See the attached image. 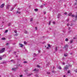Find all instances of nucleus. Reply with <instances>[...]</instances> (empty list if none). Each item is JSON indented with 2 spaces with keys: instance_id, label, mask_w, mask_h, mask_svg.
I'll use <instances>...</instances> for the list:
<instances>
[{
  "instance_id": "f257e3e1",
  "label": "nucleus",
  "mask_w": 77,
  "mask_h": 77,
  "mask_svg": "<svg viewBox=\"0 0 77 77\" xmlns=\"http://www.w3.org/2000/svg\"><path fill=\"white\" fill-rule=\"evenodd\" d=\"M5 51V48H2L0 51V53H3Z\"/></svg>"
},
{
  "instance_id": "f03ea898",
  "label": "nucleus",
  "mask_w": 77,
  "mask_h": 77,
  "mask_svg": "<svg viewBox=\"0 0 77 77\" xmlns=\"http://www.w3.org/2000/svg\"><path fill=\"white\" fill-rule=\"evenodd\" d=\"M72 15V13H70L69 14V16H72V17H75V16L74 15Z\"/></svg>"
},
{
  "instance_id": "7ed1b4c3",
  "label": "nucleus",
  "mask_w": 77,
  "mask_h": 77,
  "mask_svg": "<svg viewBox=\"0 0 77 77\" xmlns=\"http://www.w3.org/2000/svg\"><path fill=\"white\" fill-rule=\"evenodd\" d=\"M68 68V66H66V67H64V71H66L67 69Z\"/></svg>"
},
{
  "instance_id": "20e7f679",
  "label": "nucleus",
  "mask_w": 77,
  "mask_h": 77,
  "mask_svg": "<svg viewBox=\"0 0 77 77\" xmlns=\"http://www.w3.org/2000/svg\"><path fill=\"white\" fill-rule=\"evenodd\" d=\"M19 45H20V47H21V48L23 47V44L19 43Z\"/></svg>"
},
{
  "instance_id": "39448f33",
  "label": "nucleus",
  "mask_w": 77,
  "mask_h": 77,
  "mask_svg": "<svg viewBox=\"0 0 77 77\" xmlns=\"http://www.w3.org/2000/svg\"><path fill=\"white\" fill-rule=\"evenodd\" d=\"M10 7V5H8L7 6L6 8L8 9H9V8Z\"/></svg>"
},
{
  "instance_id": "423d86ee",
  "label": "nucleus",
  "mask_w": 77,
  "mask_h": 77,
  "mask_svg": "<svg viewBox=\"0 0 77 77\" xmlns=\"http://www.w3.org/2000/svg\"><path fill=\"white\" fill-rule=\"evenodd\" d=\"M4 6H5V4H3L1 6L0 8H3L4 7Z\"/></svg>"
},
{
  "instance_id": "0eeeda50",
  "label": "nucleus",
  "mask_w": 77,
  "mask_h": 77,
  "mask_svg": "<svg viewBox=\"0 0 77 77\" xmlns=\"http://www.w3.org/2000/svg\"><path fill=\"white\" fill-rule=\"evenodd\" d=\"M12 70H13V71H15L17 70V68H13L12 69Z\"/></svg>"
},
{
  "instance_id": "6e6552de",
  "label": "nucleus",
  "mask_w": 77,
  "mask_h": 77,
  "mask_svg": "<svg viewBox=\"0 0 77 77\" xmlns=\"http://www.w3.org/2000/svg\"><path fill=\"white\" fill-rule=\"evenodd\" d=\"M68 45H65V46L64 48H68Z\"/></svg>"
},
{
  "instance_id": "1a4fd4ad",
  "label": "nucleus",
  "mask_w": 77,
  "mask_h": 77,
  "mask_svg": "<svg viewBox=\"0 0 77 77\" xmlns=\"http://www.w3.org/2000/svg\"><path fill=\"white\" fill-rule=\"evenodd\" d=\"M17 14L19 13V14H20L21 12L19 11H17Z\"/></svg>"
},
{
  "instance_id": "9d476101",
  "label": "nucleus",
  "mask_w": 77,
  "mask_h": 77,
  "mask_svg": "<svg viewBox=\"0 0 77 77\" xmlns=\"http://www.w3.org/2000/svg\"><path fill=\"white\" fill-rule=\"evenodd\" d=\"M31 75H32V73H29L28 75V76H30Z\"/></svg>"
},
{
  "instance_id": "9b49d317",
  "label": "nucleus",
  "mask_w": 77,
  "mask_h": 77,
  "mask_svg": "<svg viewBox=\"0 0 77 77\" xmlns=\"http://www.w3.org/2000/svg\"><path fill=\"white\" fill-rule=\"evenodd\" d=\"M2 40H5V39H6V38H2Z\"/></svg>"
},
{
  "instance_id": "f8f14e48",
  "label": "nucleus",
  "mask_w": 77,
  "mask_h": 77,
  "mask_svg": "<svg viewBox=\"0 0 77 77\" xmlns=\"http://www.w3.org/2000/svg\"><path fill=\"white\" fill-rule=\"evenodd\" d=\"M75 18L76 20H77V15H76L75 16Z\"/></svg>"
},
{
  "instance_id": "ddd939ff",
  "label": "nucleus",
  "mask_w": 77,
  "mask_h": 77,
  "mask_svg": "<svg viewBox=\"0 0 77 77\" xmlns=\"http://www.w3.org/2000/svg\"><path fill=\"white\" fill-rule=\"evenodd\" d=\"M72 42H73V40H71V41H70V43L71 44V43H72Z\"/></svg>"
},
{
  "instance_id": "4468645a",
  "label": "nucleus",
  "mask_w": 77,
  "mask_h": 77,
  "mask_svg": "<svg viewBox=\"0 0 77 77\" xmlns=\"http://www.w3.org/2000/svg\"><path fill=\"white\" fill-rule=\"evenodd\" d=\"M27 33H28V32L27 31H25V34H27Z\"/></svg>"
},
{
  "instance_id": "2eb2a0df",
  "label": "nucleus",
  "mask_w": 77,
  "mask_h": 77,
  "mask_svg": "<svg viewBox=\"0 0 77 77\" xmlns=\"http://www.w3.org/2000/svg\"><path fill=\"white\" fill-rule=\"evenodd\" d=\"M59 69H61L62 68H61V67L60 66H59L58 67Z\"/></svg>"
},
{
  "instance_id": "dca6fc26",
  "label": "nucleus",
  "mask_w": 77,
  "mask_h": 77,
  "mask_svg": "<svg viewBox=\"0 0 77 77\" xmlns=\"http://www.w3.org/2000/svg\"><path fill=\"white\" fill-rule=\"evenodd\" d=\"M65 40L66 41H68V38H66V39Z\"/></svg>"
},
{
  "instance_id": "f3484780",
  "label": "nucleus",
  "mask_w": 77,
  "mask_h": 77,
  "mask_svg": "<svg viewBox=\"0 0 77 77\" xmlns=\"http://www.w3.org/2000/svg\"><path fill=\"white\" fill-rule=\"evenodd\" d=\"M14 10V8H12L11 10V11H12Z\"/></svg>"
},
{
  "instance_id": "a211bd4d",
  "label": "nucleus",
  "mask_w": 77,
  "mask_h": 77,
  "mask_svg": "<svg viewBox=\"0 0 77 77\" xmlns=\"http://www.w3.org/2000/svg\"><path fill=\"white\" fill-rule=\"evenodd\" d=\"M33 21V18H31L30 20V21L32 22Z\"/></svg>"
},
{
  "instance_id": "6ab92c4d",
  "label": "nucleus",
  "mask_w": 77,
  "mask_h": 77,
  "mask_svg": "<svg viewBox=\"0 0 77 77\" xmlns=\"http://www.w3.org/2000/svg\"><path fill=\"white\" fill-rule=\"evenodd\" d=\"M35 11H38V9H35Z\"/></svg>"
},
{
  "instance_id": "aec40b11",
  "label": "nucleus",
  "mask_w": 77,
  "mask_h": 77,
  "mask_svg": "<svg viewBox=\"0 0 77 77\" xmlns=\"http://www.w3.org/2000/svg\"><path fill=\"white\" fill-rule=\"evenodd\" d=\"M55 50V51H57V47H56Z\"/></svg>"
},
{
  "instance_id": "412c9836",
  "label": "nucleus",
  "mask_w": 77,
  "mask_h": 77,
  "mask_svg": "<svg viewBox=\"0 0 77 77\" xmlns=\"http://www.w3.org/2000/svg\"><path fill=\"white\" fill-rule=\"evenodd\" d=\"M8 32V30H5V33H7V32Z\"/></svg>"
},
{
  "instance_id": "4be33fe9",
  "label": "nucleus",
  "mask_w": 77,
  "mask_h": 77,
  "mask_svg": "<svg viewBox=\"0 0 77 77\" xmlns=\"http://www.w3.org/2000/svg\"><path fill=\"white\" fill-rule=\"evenodd\" d=\"M24 44H27V42H24Z\"/></svg>"
},
{
  "instance_id": "5701e85b",
  "label": "nucleus",
  "mask_w": 77,
  "mask_h": 77,
  "mask_svg": "<svg viewBox=\"0 0 77 77\" xmlns=\"http://www.w3.org/2000/svg\"><path fill=\"white\" fill-rule=\"evenodd\" d=\"M64 56L65 57H66V56H67V54H65L64 55Z\"/></svg>"
},
{
  "instance_id": "b1692460",
  "label": "nucleus",
  "mask_w": 77,
  "mask_h": 77,
  "mask_svg": "<svg viewBox=\"0 0 77 77\" xmlns=\"http://www.w3.org/2000/svg\"><path fill=\"white\" fill-rule=\"evenodd\" d=\"M47 74H50V72H47Z\"/></svg>"
},
{
  "instance_id": "393cba45",
  "label": "nucleus",
  "mask_w": 77,
  "mask_h": 77,
  "mask_svg": "<svg viewBox=\"0 0 77 77\" xmlns=\"http://www.w3.org/2000/svg\"><path fill=\"white\" fill-rule=\"evenodd\" d=\"M69 21V19H67L66 20L67 21Z\"/></svg>"
},
{
  "instance_id": "a878e982",
  "label": "nucleus",
  "mask_w": 77,
  "mask_h": 77,
  "mask_svg": "<svg viewBox=\"0 0 77 77\" xmlns=\"http://www.w3.org/2000/svg\"><path fill=\"white\" fill-rule=\"evenodd\" d=\"M67 26H69V23H67Z\"/></svg>"
},
{
  "instance_id": "bb28decb",
  "label": "nucleus",
  "mask_w": 77,
  "mask_h": 77,
  "mask_svg": "<svg viewBox=\"0 0 77 77\" xmlns=\"http://www.w3.org/2000/svg\"><path fill=\"white\" fill-rule=\"evenodd\" d=\"M38 71H39V70H38V69H36V70H35V71H36V72H38Z\"/></svg>"
},
{
  "instance_id": "cd10ccee",
  "label": "nucleus",
  "mask_w": 77,
  "mask_h": 77,
  "mask_svg": "<svg viewBox=\"0 0 77 77\" xmlns=\"http://www.w3.org/2000/svg\"><path fill=\"white\" fill-rule=\"evenodd\" d=\"M11 62H13V61H14V60H11Z\"/></svg>"
},
{
  "instance_id": "c85d7f7f",
  "label": "nucleus",
  "mask_w": 77,
  "mask_h": 77,
  "mask_svg": "<svg viewBox=\"0 0 77 77\" xmlns=\"http://www.w3.org/2000/svg\"><path fill=\"white\" fill-rule=\"evenodd\" d=\"M51 23V21H49V25H50V23Z\"/></svg>"
},
{
  "instance_id": "c756f323",
  "label": "nucleus",
  "mask_w": 77,
  "mask_h": 77,
  "mask_svg": "<svg viewBox=\"0 0 77 77\" xmlns=\"http://www.w3.org/2000/svg\"><path fill=\"white\" fill-rule=\"evenodd\" d=\"M75 71L76 72H77V69L75 70Z\"/></svg>"
},
{
  "instance_id": "7c9ffc66",
  "label": "nucleus",
  "mask_w": 77,
  "mask_h": 77,
  "mask_svg": "<svg viewBox=\"0 0 77 77\" xmlns=\"http://www.w3.org/2000/svg\"><path fill=\"white\" fill-rule=\"evenodd\" d=\"M70 71H69V70L68 71V74H69V73H70Z\"/></svg>"
},
{
  "instance_id": "2f4dec72",
  "label": "nucleus",
  "mask_w": 77,
  "mask_h": 77,
  "mask_svg": "<svg viewBox=\"0 0 77 77\" xmlns=\"http://www.w3.org/2000/svg\"><path fill=\"white\" fill-rule=\"evenodd\" d=\"M37 67H38V68H39V67H40V66L39 65H37Z\"/></svg>"
},
{
  "instance_id": "473e14b6",
  "label": "nucleus",
  "mask_w": 77,
  "mask_h": 77,
  "mask_svg": "<svg viewBox=\"0 0 77 77\" xmlns=\"http://www.w3.org/2000/svg\"><path fill=\"white\" fill-rule=\"evenodd\" d=\"M9 43H7V44H6V45H9Z\"/></svg>"
},
{
  "instance_id": "72a5a7b5",
  "label": "nucleus",
  "mask_w": 77,
  "mask_h": 77,
  "mask_svg": "<svg viewBox=\"0 0 77 77\" xmlns=\"http://www.w3.org/2000/svg\"><path fill=\"white\" fill-rule=\"evenodd\" d=\"M48 47H50V45H48Z\"/></svg>"
},
{
  "instance_id": "f704fd0d",
  "label": "nucleus",
  "mask_w": 77,
  "mask_h": 77,
  "mask_svg": "<svg viewBox=\"0 0 77 77\" xmlns=\"http://www.w3.org/2000/svg\"><path fill=\"white\" fill-rule=\"evenodd\" d=\"M2 57H0V60H2Z\"/></svg>"
},
{
  "instance_id": "c9c22d12",
  "label": "nucleus",
  "mask_w": 77,
  "mask_h": 77,
  "mask_svg": "<svg viewBox=\"0 0 77 77\" xmlns=\"http://www.w3.org/2000/svg\"><path fill=\"white\" fill-rule=\"evenodd\" d=\"M15 33H17V31L15 30L14 31Z\"/></svg>"
},
{
  "instance_id": "e433bc0d",
  "label": "nucleus",
  "mask_w": 77,
  "mask_h": 77,
  "mask_svg": "<svg viewBox=\"0 0 77 77\" xmlns=\"http://www.w3.org/2000/svg\"><path fill=\"white\" fill-rule=\"evenodd\" d=\"M20 77H23V75H20Z\"/></svg>"
},
{
  "instance_id": "4c0bfd02",
  "label": "nucleus",
  "mask_w": 77,
  "mask_h": 77,
  "mask_svg": "<svg viewBox=\"0 0 77 77\" xmlns=\"http://www.w3.org/2000/svg\"><path fill=\"white\" fill-rule=\"evenodd\" d=\"M33 71H36V69L33 70Z\"/></svg>"
},
{
  "instance_id": "58836bf2",
  "label": "nucleus",
  "mask_w": 77,
  "mask_h": 77,
  "mask_svg": "<svg viewBox=\"0 0 77 77\" xmlns=\"http://www.w3.org/2000/svg\"><path fill=\"white\" fill-rule=\"evenodd\" d=\"M23 63H27V62H26V61H24Z\"/></svg>"
},
{
  "instance_id": "ea45409f",
  "label": "nucleus",
  "mask_w": 77,
  "mask_h": 77,
  "mask_svg": "<svg viewBox=\"0 0 77 77\" xmlns=\"http://www.w3.org/2000/svg\"><path fill=\"white\" fill-rule=\"evenodd\" d=\"M64 14L65 15H66V14H67V13H66V12H65L64 13Z\"/></svg>"
},
{
  "instance_id": "a19ab883",
  "label": "nucleus",
  "mask_w": 77,
  "mask_h": 77,
  "mask_svg": "<svg viewBox=\"0 0 77 77\" xmlns=\"http://www.w3.org/2000/svg\"><path fill=\"white\" fill-rule=\"evenodd\" d=\"M77 2H75V5H77Z\"/></svg>"
},
{
  "instance_id": "79ce46f5",
  "label": "nucleus",
  "mask_w": 77,
  "mask_h": 77,
  "mask_svg": "<svg viewBox=\"0 0 77 77\" xmlns=\"http://www.w3.org/2000/svg\"><path fill=\"white\" fill-rule=\"evenodd\" d=\"M44 14H46V12H44Z\"/></svg>"
},
{
  "instance_id": "37998d69",
  "label": "nucleus",
  "mask_w": 77,
  "mask_h": 77,
  "mask_svg": "<svg viewBox=\"0 0 77 77\" xmlns=\"http://www.w3.org/2000/svg\"><path fill=\"white\" fill-rule=\"evenodd\" d=\"M53 24H55V22H53Z\"/></svg>"
},
{
  "instance_id": "c03bdc74",
  "label": "nucleus",
  "mask_w": 77,
  "mask_h": 77,
  "mask_svg": "<svg viewBox=\"0 0 77 77\" xmlns=\"http://www.w3.org/2000/svg\"><path fill=\"white\" fill-rule=\"evenodd\" d=\"M63 63V65H65V63Z\"/></svg>"
},
{
  "instance_id": "a18cd8bd",
  "label": "nucleus",
  "mask_w": 77,
  "mask_h": 77,
  "mask_svg": "<svg viewBox=\"0 0 77 77\" xmlns=\"http://www.w3.org/2000/svg\"><path fill=\"white\" fill-rule=\"evenodd\" d=\"M40 52H41V51L40 50L38 51V53H40Z\"/></svg>"
},
{
  "instance_id": "49530a36",
  "label": "nucleus",
  "mask_w": 77,
  "mask_h": 77,
  "mask_svg": "<svg viewBox=\"0 0 77 77\" xmlns=\"http://www.w3.org/2000/svg\"><path fill=\"white\" fill-rule=\"evenodd\" d=\"M46 48H47V49H48V48H48V47H47Z\"/></svg>"
},
{
  "instance_id": "de8ad7c7",
  "label": "nucleus",
  "mask_w": 77,
  "mask_h": 77,
  "mask_svg": "<svg viewBox=\"0 0 77 77\" xmlns=\"http://www.w3.org/2000/svg\"><path fill=\"white\" fill-rule=\"evenodd\" d=\"M71 29V28H70V27H69V29Z\"/></svg>"
},
{
  "instance_id": "09e8293b",
  "label": "nucleus",
  "mask_w": 77,
  "mask_h": 77,
  "mask_svg": "<svg viewBox=\"0 0 77 77\" xmlns=\"http://www.w3.org/2000/svg\"><path fill=\"white\" fill-rule=\"evenodd\" d=\"M35 30H37V27H36L35 28Z\"/></svg>"
},
{
  "instance_id": "8fccbe9b",
  "label": "nucleus",
  "mask_w": 77,
  "mask_h": 77,
  "mask_svg": "<svg viewBox=\"0 0 77 77\" xmlns=\"http://www.w3.org/2000/svg\"><path fill=\"white\" fill-rule=\"evenodd\" d=\"M17 66H20V64H19V65L17 64Z\"/></svg>"
},
{
  "instance_id": "3c124183",
  "label": "nucleus",
  "mask_w": 77,
  "mask_h": 77,
  "mask_svg": "<svg viewBox=\"0 0 77 77\" xmlns=\"http://www.w3.org/2000/svg\"><path fill=\"white\" fill-rule=\"evenodd\" d=\"M72 26V24H71V25H70V26Z\"/></svg>"
},
{
  "instance_id": "603ef678",
  "label": "nucleus",
  "mask_w": 77,
  "mask_h": 77,
  "mask_svg": "<svg viewBox=\"0 0 77 77\" xmlns=\"http://www.w3.org/2000/svg\"><path fill=\"white\" fill-rule=\"evenodd\" d=\"M34 54V56H36V54Z\"/></svg>"
},
{
  "instance_id": "864d4df0",
  "label": "nucleus",
  "mask_w": 77,
  "mask_h": 77,
  "mask_svg": "<svg viewBox=\"0 0 77 77\" xmlns=\"http://www.w3.org/2000/svg\"><path fill=\"white\" fill-rule=\"evenodd\" d=\"M35 76L36 77H38V75H36Z\"/></svg>"
},
{
  "instance_id": "5fc2aeb1",
  "label": "nucleus",
  "mask_w": 77,
  "mask_h": 77,
  "mask_svg": "<svg viewBox=\"0 0 77 77\" xmlns=\"http://www.w3.org/2000/svg\"><path fill=\"white\" fill-rule=\"evenodd\" d=\"M17 6V5L16 4H15L14 5V6Z\"/></svg>"
},
{
  "instance_id": "6e6d98bb",
  "label": "nucleus",
  "mask_w": 77,
  "mask_h": 77,
  "mask_svg": "<svg viewBox=\"0 0 77 77\" xmlns=\"http://www.w3.org/2000/svg\"><path fill=\"white\" fill-rule=\"evenodd\" d=\"M42 7H43V6L42 5V6H41V8H42Z\"/></svg>"
},
{
  "instance_id": "4d7b16f0",
  "label": "nucleus",
  "mask_w": 77,
  "mask_h": 77,
  "mask_svg": "<svg viewBox=\"0 0 77 77\" xmlns=\"http://www.w3.org/2000/svg\"><path fill=\"white\" fill-rule=\"evenodd\" d=\"M64 77H66V76H65V75H64Z\"/></svg>"
},
{
  "instance_id": "13d9d810",
  "label": "nucleus",
  "mask_w": 77,
  "mask_h": 77,
  "mask_svg": "<svg viewBox=\"0 0 77 77\" xmlns=\"http://www.w3.org/2000/svg\"><path fill=\"white\" fill-rule=\"evenodd\" d=\"M3 56H1V57H3Z\"/></svg>"
},
{
  "instance_id": "bf43d9fd",
  "label": "nucleus",
  "mask_w": 77,
  "mask_h": 77,
  "mask_svg": "<svg viewBox=\"0 0 77 77\" xmlns=\"http://www.w3.org/2000/svg\"><path fill=\"white\" fill-rule=\"evenodd\" d=\"M53 69H54V67H53Z\"/></svg>"
},
{
  "instance_id": "052dcab7",
  "label": "nucleus",
  "mask_w": 77,
  "mask_h": 77,
  "mask_svg": "<svg viewBox=\"0 0 77 77\" xmlns=\"http://www.w3.org/2000/svg\"><path fill=\"white\" fill-rule=\"evenodd\" d=\"M52 72H54V71H52Z\"/></svg>"
},
{
  "instance_id": "680f3d73",
  "label": "nucleus",
  "mask_w": 77,
  "mask_h": 77,
  "mask_svg": "<svg viewBox=\"0 0 77 77\" xmlns=\"http://www.w3.org/2000/svg\"><path fill=\"white\" fill-rule=\"evenodd\" d=\"M76 38H74V39H75Z\"/></svg>"
},
{
  "instance_id": "e2e57ef3",
  "label": "nucleus",
  "mask_w": 77,
  "mask_h": 77,
  "mask_svg": "<svg viewBox=\"0 0 77 77\" xmlns=\"http://www.w3.org/2000/svg\"><path fill=\"white\" fill-rule=\"evenodd\" d=\"M57 18H59V17H57Z\"/></svg>"
},
{
  "instance_id": "0e129e2a",
  "label": "nucleus",
  "mask_w": 77,
  "mask_h": 77,
  "mask_svg": "<svg viewBox=\"0 0 77 77\" xmlns=\"http://www.w3.org/2000/svg\"><path fill=\"white\" fill-rule=\"evenodd\" d=\"M0 77H1V75H0Z\"/></svg>"
},
{
  "instance_id": "69168bd1",
  "label": "nucleus",
  "mask_w": 77,
  "mask_h": 77,
  "mask_svg": "<svg viewBox=\"0 0 77 77\" xmlns=\"http://www.w3.org/2000/svg\"><path fill=\"white\" fill-rule=\"evenodd\" d=\"M0 36H1V34H0Z\"/></svg>"
},
{
  "instance_id": "338daca9",
  "label": "nucleus",
  "mask_w": 77,
  "mask_h": 77,
  "mask_svg": "<svg viewBox=\"0 0 77 77\" xmlns=\"http://www.w3.org/2000/svg\"><path fill=\"white\" fill-rule=\"evenodd\" d=\"M9 26H10V25H9Z\"/></svg>"
},
{
  "instance_id": "774afa93",
  "label": "nucleus",
  "mask_w": 77,
  "mask_h": 77,
  "mask_svg": "<svg viewBox=\"0 0 77 77\" xmlns=\"http://www.w3.org/2000/svg\"><path fill=\"white\" fill-rule=\"evenodd\" d=\"M77 36H76V38H77Z\"/></svg>"
}]
</instances>
